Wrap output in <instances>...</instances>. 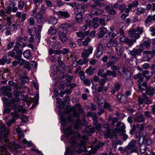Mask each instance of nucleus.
<instances>
[{"label":"nucleus","instance_id":"obj_41","mask_svg":"<svg viewBox=\"0 0 155 155\" xmlns=\"http://www.w3.org/2000/svg\"><path fill=\"white\" fill-rule=\"evenodd\" d=\"M51 72L53 74L55 75L56 74L58 71V68L57 66L55 65H52L51 67Z\"/></svg>","mask_w":155,"mask_h":155},{"label":"nucleus","instance_id":"obj_16","mask_svg":"<svg viewBox=\"0 0 155 155\" xmlns=\"http://www.w3.org/2000/svg\"><path fill=\"white\" fill-rule=\"evenodd\" d=\"M149 51H145L143 52V57L142 61H149L152 58L151 54H149Z\"/></svg>","mask_w":155,"mask_h":155},{"label":"nucleus","instance_id":"obj_43","mask_svg":"<svg viewBox=\"0 0 155 155\" xmlns=\"http://www.w3.org/2000/svg\"><path fill=\"white\" fill-rule=\"evenodd\" d=\"M23 54L24 57L26 58L29 59L31 58V55L30 52L28 50L24 51L23 53Z\"/></svg>","mask_w":155,"mask_h":155},{"label":"nucleus","instance_id":"obj_6","mask_svg":"<svg viewBox=\"0 0 155 155\" xmlns=\"http://www.w3.org/2000/svg\"><path fill=\"white\" fill-rule=\"evenodd\" d=\"M119 133V130L118 128H115L114 129L110 130L109 129L107 130L106 132L104 134L105 137L107 139L109 138L112 139L113 136H114L115 138H116V134Z\"/></svg>","mask_w":155,"mask_h":155},{"label":"nucleus","instance_id":"obj_55","mask_svg":"<svg viewBox=\"0 0 155 155\" xmlns=\"http://www.w3.org/2000/svg\"><path fill=\"white\" fill-rule=\"evenodd\" d=\"M144 114L146 117L151 118L152 119H153V117H152L150 112L148 111H145L144 112Z\"/></svg>","mask_w":155,"mask_h":155},{"label":"nucleus","instance_id":"obj_59","mask_svg":"<svg viewBox=\"0 0 155 155\" xmlns=\"http://www.w3.org/2000/svg\"><path fill=\"white\" fill-rule=\"evenodd\" d=\"M11 115L13 117L12 118H14L15 119V118H18L19 116L18 112L16 111L12 113Z\"/></svg>","mask_w":155,"mask_h":155},{"label":"nucleus","instance_id":"obj_50","mask_svg":"<svg viewBox=\"0 0 155 155\" xmlns=\"http://www.w3.org/2000/svg\"><path fill=\"white\" fill-rule=\"evenodd\" d=\"M57 100V103L58 104H59L60 105L59 106V108H64V107H62V106L61 105L62 104V103L63 102V100H64V98H62L61 99L59 97H57L56 98Z\"/></svg>","mask_w":155,"mask_h":155},{"label":"nucleus","instance_id":"obj_38","mask_svg":"<svg viewBox=\"0 0 155 155\" xmlns=\"http://www.w3.org/2000/svg\"><path fill=\"white\" fill-rule=\"evenodd\" d=\"M97 74L102 78L106 79V75H105V73H104V70L103 69H100L97 72Z\"/></svg>","mask_w":155,"mask_h":155},{"label":"nucleus","instance_id":"obj_34","mask_svg":"<svg viewBox=\"0 0 155 155\" xmlns=\"http://www.w3.org/2000/svg\"><path fill=\"white\" fill-rule=\"evenodd\" d=\"M56 32L57 29L56 27L52 26L50 27V29L48 30V33L54 35L56 33Z\"/></svg>","mask_w":155,"mask_h":155},{"label":"nucleus","instance_id":"obj_61","mask_svg":"<svg viewBox=\"0 0 155 155\" xmlns=\"http://www.w3.org/2000/svg\"><path fill=\"white\" fill-rule=\"evenodd\" d=\"M143 28L142 27H137L136 28L135 31H136L139 33V35H141L143 32Z\"/></svg>","mask_w":155,"mask_h":155},{"label":"nucleus","instance_id":"obj_56","mask_svg":"<svg viewBox=\"0 0 155 155\" xmlns=\"http://www.w3.org/2000/svg\"><path fill=\"white\" fill-rule=\"evenodd\" d=\"M25 4V2L23 1H21L19 2L18 8L19 9L22 10Z\"/></svg>","mask_w":155,"mask_h":155},{"label":"nucleus","instance_id":"obj_2","mask_svg":"<svg viewBox=\"0 0 155 155\" xmlns=\"http://www.w3.org/2000/svg\"><path fill=\"white\" fill-rule=\"evenodd\" d=\"M155 93V88L150 86H148L145 89V93H143L142 97L139 96L138 98L139 104H149L152 103V101L150 100L147 95L149 97H152Z\"/></svg>","mask_w":155,"mask_h":155},{"label":"nucleus","instance_id":"obj_19","mask_svg":"<svg viewBox=\"0 0 155 155\" xmlns=\"http://www.w3.org/2000/svg\"><path fill=\"white\" fill-rule=\"evenodd\" d=\"M9 147L11 151L17 152V150L20 149L21 146L20 145L15 144L14 142H13L9 146Z\"/></svg>","mask_w":155,"mask_h":155},{"label":"nucleus","instance_id":"obj_37","mask_svg":"<svg viewBox=\"0 0 155 155\" xmlns=\"http://www.w3.org/2000/svg\"><path fill=\"white\" fill-rule=\"evenodd\" d=\"M93 2L95 3V5H96V7L98 6L100 7H102L105 5V3L102 2V1H98L96 0H93Z\"/></svg>","mask_w":155,"mask_h":155},{"label":"nucleus","instance_id":"obj_20","mask_svg":"<svg viewBox=\"0 0 155 155\" xmlns=\"http://www.w3.org/2000/svg\"><path fill=\"white\" fill-rule=\"evenodd\" d=\"M56 14L60 18H68L69 17L70 15L67 12L60 11L56 12Z\"/></svg>","mask_w":155,"mask_h":155},{"label":"nucleus","instance_id":"obj_12","mask_svg":"<svg viewBox=\"0 0 155 155\" xmlns=\"http://www.w3.org/2000/svg\"><path fill=\"white\" fill-rule=\"evenodd\" d=\"M90 5L88 4H80L78 5L77 7L75 8V10H76L78 13L79 14H82L84 13L85 11V8H86Z\"/></svg>","mask_w":155,"mask_h":155},{"label":"nucleus","instance_id":"obj_10","mask_svg":"<svg viewBox=\"0 0 155 155\" xmlns=\"http://www.w3.org/2000/svg\"><path fill=\"white\" fill-rule=\"evenodd\" d=\"M91 12L93 15H98L101 14L103 12V10L101 9L97 8L96 5H91Z\"/></svg>","mask_w":155,"mask_h":155},{"label":"nucleus","instance_id":"obj_45","mask_svg":"<svg viewBox=\"0 0 155 155\" xmlns=\"http://www.w3.org/2000/svg\"><path fill=\"white\" fill-rule=\"evenodd\" d=\"M66 85L65 82L64 81L61 82L59 83L58 88L59 90H63L64 88Z\"/></svg>","mask_w":155,"mask_h":155},{"label":"nucleus","instance_id":"obj_53","mask_svg":"<svg viewBox=\"0 0 155 155\" xmlns=\"http://www.w3.org/2000/svg\"><path fill=\"white\" fill-rule=\"evenodd\" d=\"M91 81L92 83V84H93V82L92 80L87 79H85L83 83L87 86H90V85Z\"/></svg>","mask_w":155,"mask_h":155},{"label":"nucleus","instance_id":"obj_40","mask_svg":"<svg viewBox=\"0 0 155 155\" xmlns=\"http://www.w3.org/2000/svg\"><path fill=\"white\" fill-rule=\"evenodd\" d=\"M109 41L112 47H116L117 46V40L113 39V38H111Z\"/></svg>","mask_w":155,"mask_h":155},{"label":"nucleus","instance_id":"obj_27","mask_svg":"<svg viewBox=\"0 0 155 155\" xmlns=\"http://www.w3.org/2000/svg\"><path fill=\"white\" fill-rule=\"evenodd\" d=\"M106 75V78L107 76H110L112 75L113 78L116 77L117 76V72L114 71L107 70L105 73Z\"/></svg>","mask_w":155,"mask_h":155},{"label":"nucleus","instance_id":"obj_46","mask_svg":"<svg viewBox=\"0 0 155 155\" xmlns=\"http://www.w3.org/2000/svg\"><path fill=\"white\" fill-rule=\"evenodd\" d=\"M145 12V10L144 8H139L137 9L136 14L137 15H139L144 13Z\"/></svg>","mask_w":155,"mask_h":155},{"label":"nucleus","instance_id":"obj_57","mask_svg":"<svg viewBox=\"0 0 155 155\" xmlns=\"http://www.w3.org/2000/svg\"><path fill=\"white\" fill-rule=\"evenodd\" d=\"M104 144V143H99L97 145L95 146L94 150H96V151L99 148L103 146Z\"/></svg>","mask_w":155,"mask_h":155},{"label":"nucleus","instance_id":"obj_15","mask_svg":"<svg viewBox=\"0 0 155 155\" xmlns=\"http://www.w3.org/2000/svg\"><path fill=\"white\" fill-rule=\"evenodd\" d=\"M0 133L4 138H6L8 137L9 131L6 128L5 125H3L0 126Z\"/></svg>","mask_w":155,"mask_h":155},{"label":"nucleus","instance_id":"obj_22","mask_svg":"<svg viewBox=\"0 0 155 155\" xmlns=\"http://www.w3.org/2000/svg\"><path fill=\"white\" fill-rule=\"evenodd\" d=\"M20 101V99L18 97H16L15 98H13L10 101L6 102L4 104L7 107H9L12 104H14L16 102H18Z\"/></svg>","mask_w":155,"mask_h":155},{"label":"nucleus","instance_id":"obj_9","mask_svg":"<svg viewBox=\"0 0 155 155\" xmlns=\"http://www.w3.org/2000/svg\"><path fill=\"white\" fill-rule=\"evenodd\" d=\"M143 51V49L142 48H134L130 51L129 54H130L133 58H135L137 56L141 55Z\"/></svg>","mask_w":155,"mask_h":155},{"label":"nucleus","instance_id":"obj_23","mask_svg":"<svg viewBox=\"0 0 155 155\" xmlns=\"http://www.w3.org/2000/svg\"><path fill=\"white\" fill-rule=\"evenodd\" d=\"M116 126L117 127L116 128H118L119 130V132H121L122 133L125 132V126L124 123L118 122Z\"/></svg>","mask_w":155,"mask_h":155},{"label":"nucleus","instance_id":"obj_28","mask_svg":"<svg viewBox=\"0 0 155 155\" xmlns=\"http://www.w3.org/2000/svg\"><path fill=\"white\" fill-rule=\"evenodd\" d=\"M138 85V88L141 91H145V89H146L147 87L148 86H147V84L145 82H143L142 84H139Z\"/></svg>","mask_w":155,"mask_h":155},{"label":"nucleus","instance_id":"obj_42","mask_svg":"<svg viewBox=\"0 0 155 155\" xmlns=\"http://www.w3.org/2000/svg\"><path fill=\"white\" fill-rule=\"evenodd\" d=\"M67 152L68 153H70V155H74L76 154L77 151L75 149H71L70 147H67Z\"/></svg>","mask_w":155,"mask_h":155},{"label":"nucleus","instance_id":"obj_11","mask_svg":"<svg viewBox=\"0 0 155 155\" xmlns=\"http://www.w3.org/2000/svg\"><path fill=\"white\" fill-rule=\"evenodd\" d=\"M134 121L137 123H143L144 122L145 118L142 114H136L133 116Z\"/></svg>","mask_w":155,"mask_h":155},{"label":"nucleus","instance_id":"obj_39","mask_svg":"<svg viewBox=\"0 0 155 155\" xmlns=\"http://www.w3.org/2000/svg\"><path fill=\"white\" fill-rule=\"evenodd\" d=\"M118 69L119 73L120 74H122L127 69L124 66L121 64H120L118 67Z\"/></svg>","mask_w":155,"mask_h":155},{"label":"nucleus","instance_id":"obj_7","mask_svg":"<svg viewBox=\"0 0 155 155\" xmlns=\"http://www.w3.org/2000/svg\"><path fill=\"white\" fill-rule=\"evenodd\" d=\"M93 49V47L90 46L87 49L84 50V52L81 53L82 57L84 59L85 63L88 62L89 60L87 57L90 54H92Z\"/></svg>","mask_w":155,"mask_h":155},{"label":"nucleus","instance_id":"obj_54","mask_svg":"<svg viewBox=\"0 0 155 155\" xmlns=\"http://www.w3.org/2000/svg\"><path fill=\"white\" fill-rule=\"evenodd\" d=\"M15 44V45L14 46V48L13 51H15L19 50V48L21 46V44L18 42H16Z\"/></svg>","mask_w":155,"mask_h":155},{"label":"nucleus","instance_id":"obj_18","mask_svg":"<svg viewBox=\"0 0 155 155\" xmlns=\"http://www.w3.org/2000/svg\"><path fill=\"white\" fill-rule=\"evenodd\" d=\"M27 95L25 96L23 98L22 100L23 101L26 102L27 104V105L28 106H29V103H31L34 102L35 101H37V100L38 99V96H35V99H34L33 98H31L29 99L28 100L27 99Z\"/></svg>","mask_w":155,"mask_h":155},{"label":"nucleus","instance_id":"obj_13","mask_svg":"<svg viewBox=\"0 0 155 155\" xmlns=\"http://www.w3.org/2000/svg\"><path fill=\"white\" fill-rule=\"evenodd\" d=\"M103 46L101 44H98L96 46V51L95 55L96 57L99 58L102 55L103 52Z\"/></svg>","mask_w":155,"mask_h":155},{"label":"nucleus","instance_id":"obj_36","mask_svg":"<svg viewBox=\"0 0 155 155\" xmlns=\"http://www.w3.org/2000/svg\"><path fill=\"white\" fill-rule=\"evenodd\" d=\"M1 90L2 91L3 93L5 94L8 92L9 91H11L12 90L11 87L9 86H3L1 87Z\"/></svg>","mask_w":155,"mask_h":155},{"label":"nucleus","instance_id":"obj_58","mask_svg":"<svg viewBox=\"0 0 155 155\" xmlns=\"http://www.w3.org/2000/svg\"><path fill=\"white\" fill-rule=\"evenodd\" d=\"M24 64H25L23 66V68L28 69V71H29L31 69L29 62H26Z\"/></svg>","mask_w":155,"mask_h":155},{"label":"nucleus","instance_id":"obj_64","mask_svg":"<svg viewBox=\"0 0 155 155\" xmlns=\"http://www.w3.org/2000/svg\"><path fill=\"white\" fill-rule=\"evenodd\" d=\"M149 30L152 32L151 35L152 36H155V28L153 27H151L150 28Z\"/></svg>","mask_w":155,"mask_h":155},{"label":"nucleus","instance_id":"obj_33","mask_svg":"<svg viewBox=\"0 0 155 155\" xmlns=\"http://www.w3.org/2000/svg\"><path fill=\"white\" fill-rule=\"evenodd\" d=\"M118 100L121 103H125L127 100L126 97L123 94H120L117 97Z\"/></svg>","mask_w":155,"mask_h":155},{"label":"nucleus","instance_id":"obj_26","mask_svg":"<svg viewBox=\"0 0 155 155\" xmlns=\"http://www.w3.org/2000/svg\"><path fill=\"white\" fill-rule=\"evenodd\" d=\"M98 19V18L97 17L94 18H93L92 17L91 18L92 25L94 28H96L99 26V24L97 23Z\"/></svg>","mask_w":155,"mask_h":155},{"label":"nucleus","instance_id":"obj_14","mask_svg":"<svg viewBox=\"0 0 155 155\" xmlns=\"http://www.w3.org/2000/svg\"><path fill=\"white\" fill-rule=\"evenodd\" d=\"M89 19H86L85 20V24L82 27V29L84 30H86L87 27H93L92 23V20L91 19V15H88Z\"/></svg>","mask_w":155,"mask_h":155},{"label":"nucleus","instance_id":"obj_47","mask_svg":"<svg viewBox=\"0 0 155 155\" xmlns=\"http://www.w3.org/2000/svg\"><path fill=\"white\" fill-rule=\"evenodd\" d=\"M144 45L146 48L149 49L150 48V45L151 43V41L150 39H148L147 41H144Z\"/></svg>","mask_w":155,"mask_h":155},{"label":"nucleus","instance_id":"obj_48","mask_svg":"<svg viewBox=\"0 0 155 155\" xmlns=\"http://www.w3.org/2000/svg\"><path fill=\"white\" fill-rule=\"evenodd\" d=\"M122 74H124V78L126 79H128V78H130V73L127 69H126Z\"/></svg>","mask_w":155,"mask_h":155},{"label":"nucleus","instance_id":"obj_60","mask_svg":"<svg viewBox=\"0 0 155 155\" xmlns=\"http://www.w3.org/2000/svg\"><path fill=\"white\" fill-rule=\"evenodd\" d=\"M6 57L4 56L3 57L0 59V64L1 65H4L6 62Z\"/></svg>","mask_w":155,"mask_h":155},{"label":"nucleus","instance_id":"obj_30","mask_svg":"<svg viewBox=\"0 0 155 155\" xmlns=\"http://www.w3.org/2000/svg\"><path fill=\"white\" fill-rule=\"evenodd\" d=\"M145 126L146 124L144 123L141 124H137L135 125V129H137V131L141 132V131H143L144 130Z\"/></svg>","mask_w":155,"mask_h":155},{"label":"nucleus","instance_id":"obj_52","mask_svg":"<svg viewBox=\"0 0 155 155\" xmlns=\"http://www.w3.org/2000/svg\"><path fill=\"white\" fill-rule=\"evenodd\" d=\"M91 38L89 37H87L85 40L83 42V45L85 46H87L89 42L91 41Z\"/></svg>","mask_w":155,"mask_h":155},{"label":"nucleus","instance_id":"obj_21","mask_svg":"<svg viewBox=\"0 0 155 155\" xmlns=\"http://www.w3.org/2000/svg\"><path fill=\"white\" fill-rule=\"evenodd\" d=\"M78 114L75 111L73 112L71 115H69L67 118V120L69 122L74 123L73 117H79Z\"/></svg>","mask_w":155,"mask_h":155},{"label":"nucleus","instance_id":"obj_35","mask_svg":"<svg viewBox=\"0 0 155 155\" xmlns=\"http://www.w3.org/2000/svg\"><path fill=\"white\" fill-rule=\"evenodd\" d=\"M136 142L134 140H132L130 142L128 145L127 147H129L131 150L135 149Z\"/></svg>","mask_w":155,"mask_h":155},{"label":"nucleus","instance_id":"obj_32","mask_svg":"<svg viewBox=\"0 0 155 155\" xmlns=\"http://www.w3.org/2000/svg\"><path fill=\"white\" fill-rule=\"evenodd\" d=\"M152 21H155V14L152 16L148 15L146 18L145 22L146 24H148Z\"/></svg>","mask_w":155,"mask_h":155},{"label":"nucleus","instance_id":"obj_24","mask_svg":"<svg viewBox=\"0 0 155 155\" xmlns=\"http://www.w3.org/2000/svg\"><path fill=\"white\" fill-rule=\"evenodd\" d=\"M38 12L35 16V18L39 23H41L43 21L44 15L43 14H41Z\"/></svg>","mask_w":155,"mask_h":155},{"label":"nucleus","instance_id":"obj_51","mask_svg":"<svg viewBox=\"0 0 155 155\" xmlns=\"http://www.w3.org/2000/svg\"><path fill=\"white\" fill-rule=\"evenodd\" d=\"M70 100V98L69 96H66L64 100H63V102L62 103L61 105L62 106V107H64L65 105V103H68Z\"/></svg>","mask_w":155,"mask_h":155},{"label":"nucleus","instance_id":"obj_3","mask_svg":"<svg viewBox=\"0 0 155 155\" xmlns=\"http://www.w3.org/2000/svg\"><path fill=\"white\" fill-rule=\"evenodd\" d=\"M129 36L131 38H134L133 39H130L129 38L124 37H120V41L123 43L124 42L129 47H131L134 42L136 41V39H138L140 37V35L136 33L134 29L130 30L128 31Z\"/></svg>","mask_w":155,"mask_h":155},{"label":"nucleus","instance_id":"obj_62","mask_svg":"<svg viewBox=\"0 0 155 155\" xmlns=\"http://www.w3.org/2000/svg\"><path fill=\"white\" fill-rule=\"evenodd\" d=\"M18 61V63L20 66H23L24 65L25 61L24 60H23L22 58H20L18 59L17 60Z\"/></svg>","mask_w":155,"mask_h":155},{"label":"nucleus","instance_id":"obj_17","mask_svg":"<svg viewBox=\"0 0 155 155\" xmlns=\"http://www.w3.org/2000/svg\"><path fill=\"white\" fill-rule=\"evenodd\" d=\"M99 32L98 33V36L99 38H102L104 35L108 32L109 31L107 29V28L102 27L99 28Z\"/></svg>","mask_w":155,"mask_h":155},{"label":"nucleus","instance_id":"obj_1","mask_svg":"<svg viewBox=\"0 0 155 155\" xmlns=\"http://www.w3.org/2000/svg\"><path fill=\"white\" fill-rule=\"evenodd\" d=\"M72 126H70L64 130V133L67 137L73 134V136L71 138L70 142L71 147L74 148L78 145L79 147H82L84 150L80 148L77 151L78 153H80L83 152H85L87 151L86 146V143L87 136H81V135L78 132H74L72 130Z\"/></svg>","mask_w":155,"mask_h":155},{"label":"nucleus","instance_id":"obj_29","mask_svg":"<svg viewBox=\"0 0 155 155\" xmlns=\"http://www.w3.org/2000/svg\"><path fill=\"white\" fill-rule=\"evenodd\" d=\"M95 70V68H92L91 66H90L85 70V73L88 75L91 76L94 73Z\"/></svg>","mask_w":155,"mask_h":155},{"label":"nucleus","instance_id":"obj_8","mask_svg":"<svg viewBox=\"0 0 155 155\" xmlns=\"http://www.w3.org/2000/svg\"><path fill=\"white\" fill-rule=\"evenodd\" d=\"M22 51L21 50L13 51L12 52H9L8 53V55L12 58H14L16 60L18 59L21 58Z\"/></svg>","mask_w":155,"mask_h":155},{"label":"nucleus","instance_id":"obj_5","mask_svg":"<svg viewBox=\"0 0 155 155\" xmlns=\"http://www.w3.org/2000/svg\"><path fill=\"white\" fill-rule=\"evenodd\" d=\"M119 5L117 2L114 5L110 4L105 7V9L106 12L109 14L112 15H115L117 14L116 10H117Z\"/></svg>","mask_w":155,"mask_h":155},{"label":"nucleus","instance_id":"obj_25","mask_svg":"<svg viewBox=\"0 0 155 155\" xmlns=\"http://www.w3.org/2000/svg\"><path fill=\"white\" fill-rule=\"evenodd\" d=\"M0 155H10V153L8 152L5 147L4 146H0Z\"/></svg>","mask_w":155,"mask_h":155},{"label":"nucleus","instance_id":"obj_63","mask_svg":"<svg viewBox=\"0 0 155 155\" xmlns=\"http://www.w3.org/2000/svg\"><path fill=\"white\" fill-rule=\"evenodd\" d=\"M70 47L71 48H74L76 46V44L72 41H71L68 44Z\"/></svg>","mask_w":155,"mask_h":155},{"label":"nucleus","instance_id":"obj_31","mask_svg":"<svg viewBox=\"0 0 155 155\" xmlns=\"http://www.w3.org/2000/svg\"><path fill=\"white\" fill-rule=\"evenodd\" d=\"M47 21L49 24L53 25H55L57 22V19L54 17H51L47 19Z\"/></svg>","mask_w":155,"mask_h":155},{"label":"nucleus","instance_id":"obj_44","mask_svg":"<svg viewBox=\"0 0 155 155\" xmlns=\"http://www.w3.org/2000/svg\"><path fill=\"white\" fill-rule=\"evenodd\" d=\"M103 107L104 108L107 109L108 110L110 111H112L113 109L108 103L107 102H105L104 103Z\"/></svg>","mask_w":155,"mask_h":155},{"label":"nucleus","instance_id":"obj_49","mask_svg":"<svg viewBox=\"0 0 155 155\" xmlns=\"http://www.w3.org/2000/svg\"><path fill=\"white\" fill-rule=\"evenodd\" d=\"M28 79V77L26 76H21L20 77L19 79V80H20L21 83L23 84H25V83H26V81L25 80V79Z\"/></svg>","mask_w":155,"mask_h":155},{"label":"nucleus","instance_id":"obj_4","mask_svg":"<svg viewBox=\"0 0 155 155\" xmlns=\"http://www.w3.org/2000/svg\"><path fill=\"white\" fill-rule=\"evenodd\" d=\"M70 25L68 24L62 25L58 28V33L59 34V39L62 42H64L68 39L66 34L68 32L67 28L71 27Z\"/></svg>","mask_w":155,"mask_h":155}]
</instances>
